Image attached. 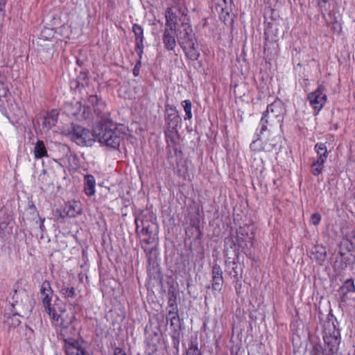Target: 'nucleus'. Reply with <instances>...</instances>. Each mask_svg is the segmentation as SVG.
<instances>
[{
    "label": "nucleus",
    "instance_id": "nucleus-46",
    "mask_svg": "<svg viewBox=\"0 0 355 355\" xmlns=\"http://www.w3.org/2000/svg\"><path fill=\"white\" fill-rule=\"evenodd\" d=\"M209 21L211 22H212L214 21V19L212 18H209V19H205V22L203 24V26L205 27L207 25H208Z\"/></svg>",
    "mask_w": 355,
    "mask_h": 355
},
{
    "label": "nucleus",
    "instance_id": "nucleus-41",
    "mask_svg": "<svg viewBox=\"0 0 355 355\" xmlns=\"http://www.w3.org/2000/svg\"><path fill=\"white\" fill-rule=\"evenodd\" d=\"M114 355H126V353L120 347L114 349Z\"/></svg>",
    "mask_w": 355,
    "mask_h": 355
},
{
    "label": "nucleus",
    "instance_id": "nucleus-7",
    "mask_svg": "<svg viewBox=\"0 0 355 355\" xmlns=\"http://www.w3.org/2000/svg\"><path fill=\"white\" fill-rule=\"evenodd\" d=\"M40 295L44 311L47 313H51L53 309V304H51V300L53 295V291L51 288L49 281H44L40 286Z\"/></svg>",
    "mask_w": 355,
    "mask_h": 355
},
{
    "label": "nucleus",
    "instance_id": "nucleus-31",
    "mask_svg": "<svg viewBox=\"0 0 355 355\" xmlns=\"http://www.w3.org/2000/svg\"><path fill=\"white\" fill-rule=\"evenodd\" d=\"M212 286L214 290H220L223 284V277H212Z\"/></svg>",
    "mask_w": 355,
    "mask_h": 355
},
{
    "label": "nucleus",
    "instance_id": "nucleus-48",
    "mask_svg": "<svg viewBox=\"0 0 355 355\" xmlns=\"http://www.w3.org/2000/svg\"><path fill=\"white\" fill-rule=\"evenodd\" d=\"M179 12H182V14L184 15V11H181V10H179Z\"/></svg>",
    "mask_w": 355,
    "mask_h": 355
},
{
    "label": "nucleus",
    "instance_id": "nucleus-43",
    "mask_svg": "<svg viewBox=\"0 0 355 355\" xmlns=\"http://www.w3.org/2000/svg\"><path fill=\"white\" fill-rule=\"evenodd\" d=\"M4 5L5 3L0 1V21H1L3 19L4 11L3 6H4Z\"/></svg>",
    "mask_w": 355,
    "mask_h": 355
},
{
    "label": "nucleus",
    "instance_id": "nucleus-9",
    "mask_svg": "<svg viewBox=\"0 0 355 355\" xmlns=\"http://www.w3.org/2000/svg\"><path fill=\"white\" fill-rule=\"evenodd\" d=\"M213 4L221 20L227 22L231 19L230 15L232 10V0H218L213 1Z\"/></svg>",
    "mask_w": 355,
    "mask_h": 355
},
{
    "label": "nucleus",
    "instance_id": "nucleus-24",
    "mask_svg": "<svg viewBox=\"0 0 355 355\" xmlns=\"http://www.w3.org/2000/svg\"><path fill=\"white\" fill-rule=\"evenodd\" d=\"M312 253L315 254V259L320 262L323 261L325 259L326 250L322 247L315 246L312 249Z\"/></svg>",
    "mask_w": 355,
    "mask_h": 355
},
{
    "label": "nucleus",
    "instance_id": "nucleus-28",
    "mask_svg": "<svg viewBox=\"0 0 355 355\" xmlns=\"http://www.w3.org/2000/svg\"><path fill=\"white\" fill-rule=\"evenodd\" d=\"M60 293L64 297L67 298H73L76 296V291L73 287H64L61 289Z\"/></svg>",
    "mask_w": 355,
    "mask_h": 355
},
{
    "label": "nucleus",
    "instance_id": "nucleus-47",
    "mask_svg": "<svg viewBox=\"0 0 355 355\" xmlns=\"http://www.w3.org/2000/svg\"><path fill=\"white\" fill-rule=\"evenodd\" d=\"M196 230H197V232H197V235H196V239H198V238L200 236V228H199V227H198V226H196Z\"/></svg>",
    "mask_w": 355,
    "mask_h": 355
},
{
    "label": "nucleus",
    "instance_id": "nucleus-32",
    "mask_svg": "<svg viewBox=\"0 0 355 355\" xmlns=\"http://www.w3.org/2000/svg\"><path fill=\"white\" fill-rule=\"evenodd\" d=\"M55 123H56L55 121H53V120H51L46 116L43 118V122H42L43 127L46 128L47 129L51 128L53 126H54L55 125Z\"/></svg>",
    "mask_w": 355,
    "mask_h": 355
},
{
    "label": "nucleus",
    "instance_id": "nucleus-19",
    "mask_svg": "<svg viewBox=\"0 0 355 355\" xmlns=\"http://www.w3.org/2000/svg\"><path fill=\"white\" fill-rule=\"evenodd\" d=\"M166 16V28L168 29H176L177 25V14L173 12L171 8H167L165 12Z\"/></svg>",
    "mask_w": 355,
    "mask_h": 355
},
{
    "label": "nucleus",
    "instance_id": "nucleus-37",
    "mask_svg": "<svg viewBox=\"0 0 355 355\" xmlns=\"http://www.w3.org/2000/svg\"><path fill=\"white\" fill-rule=\"evenodd\" d=\"M46 116L56 123L58 121V112L56 110H52L47 114Z\"/></svg>",
    "mask_w": 355,
    "mask_h": 355
},
{
    "label": "nucleus",
    "instance_id": "nucleus-4",
    "mask_svg": "<svg viewBox=\"0 0 355 355\" xmlns=\"http://www.w3.org/2000/svg\"><path fill=\"white\" fill-rule=\"evenodd\" d=\"M186 17L185 15L184 18H186ZM184 21L185 19H183V21ZM182 28H184V33L183 35H182V31H180V40H182V43L184 44L186 53L191 60H198L200 56V53L198 51V44L196 45L195 42L193 41V30L191 26L184 22H182Z\"/></svg>",
    "mask_w": 355,
    "mask_h": 355
},
{
    "label": "nucleus",
    "instance_id": "nucleus-20",
    "mask_svg": "<svg viewBox=\"0 0 355 355\" xmlns=\"http://www.w3.org/2000/svg\"><path fill=\"white\" fill-rule=\"evenodd\" d=\"M34 155L36 159H41L44 157H48L47 150L44 143L38 140L34 147Z\"/></svg>",
    "mask_w": 355,
    "mask_h": 355
},
{
    "label": "nucleus",
    "instance_id": "nucleus-27",
    "mask_svg": "<svg viewBox=\"0 0 355 355\" xmlns=\"http://www.w3.org/2000/svg\"><path fill=\"white\" fill-rule=\"evenodd\" d=\"M182 106H183L184 112L186 113L184 119L185 120L191 119L192 117L191 101L189 100H185V101H182Z\"/></svg>",
    "mask_w": 355,
    "mask_h": 355
},
{
    "label": "nucleus",
    "instance_id": "nucleus-8",
    "mask_svg": "<svg viewBox=\"0 0 355 355\" xmlns=\"http://www.w3.org/2000/svg\"><path fill=\"white\" fill-rule=\"evenodd\" d=\"M324 87L320 85L317 89L309 94L308 98L311 105L318 111L320 110L327 101V95L324 93Z\"/></svg>",
    "mask_w": 355,
    "mask_h": 355
},
{
    "label": "nucleus",
    "instance_id": "nucleus-29",
    "mask_svg": "<svg viewBox=\"0 0 355 355\" xmlns=\"http://www.w3.org/2000/svg\"><path fill=\"white\" fill-rule=\"evenodd\" d=\"M66 209V214L70 218L76 217L77 215L80 214V209L76 210L71 205L67 206Z\"/></svg>",
    "mask_w": 355,
    "mask_h": 355
},
{
    "label": "nucleus",
    "instance_id": "nucleus-45",
    "mask_svg": "<svg viewBox=\"0 0 355 355\" xmlns=\"http://www.w3.org/2000/svg\"><path fill=\"white\" fill-rule=\"evenodd\" d=\"M138 64H140V62H139L136 66L135 67L134 69H133V74L135 76H137L139 75V69L137 68V66Z\"/></svg>",
    "mask_w": 355,
    "mask_h": 355
},
{
    "label": "nucleus",
    "instance_id": "nucleus-16",
    "mask_svg": "<svg viewBox=\"0 0 355 355\" xmlns=\"http://www.w3.org/2000/svg\"><path fill=\"white\" fill-rule=\"evenodd\" d=\"M354 292H355V285L353 279H347L339 290L341 300L343 302L346 301V300L347 299V293Z\"/></svg>",
    "mask_w": 355,
    "mask_h": 355
},
{
    "label": "nucleus",
    "instance_id": "nucleus-23",
    "mask_svg": "<svg viewBox=\"0 0 355 355\" xmlns=\"http://www.w3.org/2000/svg\"><path fill=\"white\" fill-rule=\"evenodd\" d=\"M166 321L167 322H170V327L175 332L178 331L180 329L181 324L179 315L166 316Z\"/></svg>",
    "mask_w": 355,
    "mask_h": 355
},
{
    "label": "nucleus",
    "instance_id": "nucleus-34",
    "mask_svg": "<svg viewBox=\"0 0 355 355\" xmlns=\"http://www.w3.org/2000/svg\"><path fill=\"white\" fill-rule=\"evenodd\" d=\"M187 355H200L198 344H193L187 350Z\"/></svg>",
    "mask_w": 355,
    "mask_h": 355
},
{
    "label": "nucleus",
    "instance_id": "nucleus-10",
    "mask_svg": "<svg viewBox=\"0 0 355 355\" xmlns=\"http://www.w3.org/2000/svg\"><path fill=\"white\" fill-rule=\"evenodd\" d=\"M275 129L268 128L266 132V137H264V141H263L262 150L266 152H271L273 150H277V146L280 141V136L279 135H273L271 134Z\"/></svg>",
    "mask_w": 355,
    "mask_h": 355
},
{
    "label": "nucleus",
    "instance_id": "nucleus-1",
    "mask_svg": "<svg viewBox=\"0 0 355 355\" xmlns=\"http://www.w3.org/2000/svg\"><path fill=\"white\" fill-rule=\"evenodd\" d=\"M58 301L59 300L56 297L53 311L48 315L61 327L60 334L64 338L66 354L85 355V348L77 340L79 337V331L73 326H71L73 316H69L66 310L58 306Z\"/></svg>",
    "mask_w": 355,
    "mask_h": 355
},
{
    "label": "nucleus",
    "instance_id": "nucleus-12",
    "mask_svg": "<svg viewBox=\"0 0 355 355\" xmlns=\"http://www.w3.org/2000/svg\"><path fill=\"white\" fill-rule=\"evenodd\" d=\"M132 32L135 36V51L141 57L144 49V30L140 25L135 24L132 26Z\"/></svg>",
    "mask_w": 355,
    "mask_h": 355
},
{
    "label": "nucleus",
    "instance_id": "nucleus-18",
    "mask_svg": "<svg viewBox=\"0 0 355 355\" xmlns=\"http://www.w3.org/2000/svg\"><path fill=\"white\" fill-rule=\"evenodd\" d=\"M340 340L337 335H325L324 336V341L329 347V351L332 353L337 352Z\"/></svg>",
    "mask_w": 355,
    "mask_h": 355
},
{
    "label": "nucleus",
    "instance_id": "nucleus-6",
    "mask_svg": "<svg viewBox=\"0 0 355 355\" xmlns=\"http://www.w3.org/2000/svg\"><path fill=\"white\" fill-rule=\"evenodd\" d=\"M87 106L89 109H92L94 113L100 119V121H103L104 116L110 117L105 103L97 95H90L89 96Z\"/></svg>",
    "mask_w": 355,
    "mask_h": 355
},
{
    "label": "nucleus",
    "instance_id": "nucleus-11",
    "mask_svg": "<svg viewBox=\"0 0 355 355\" xmlns=\"http://www.w3.org/2000/svg\"><path fill=\"white\" fill-rule=\"evenodd\" d=\"M150 220L146 218L145 216H142L140 218L135 219L136 230L138 232L142 235H151L153 232V227L155 223L152 221L153 216H150Z\"/></svg>",
    "mask_w": 355,
    "mask_h": 355
},
{
    "label": "nucleus",
    "instance_id": "nucleus-17",
    "mask_svg": "<svg viewBox=\"0 0 355 355\" xmlns=\"http://www.w3.org/2000/svg\"><path fill=\"white\" fill-rule=\"evenodd\" d=\"M84 191L87 196H94L95 193L96 180L93 175H86L84 178Z\"/></svg>",
    "mask_w": 355,
    "mask_h": 355
},
{
    "label": "nucleus",
    "instance_id": "nucleus-50",
    "mask_svg": "<svg viewBox=\"0 0 355 355\" xmlns=\"http://www.w3.org/2000/svg\"><path fill=\"white\" fill-rule=\"evenodd\" d=\"M85 355H89V354L85 351Z\"/></svg>",
    "mask_w": 355,
    "mask_h": 355
},
{
    "label": "nucleus",
    "instance_id": "nucleus-15",
    "mask_svg": "<svg viewBox=\"0 0 355 355\" xmlns=\"http://www.w3.org/2000/svg\"><path fill=\"white\" fill-rule=\"evenodd\" d=\"M175 29L165 28L163 35V42L168 50H173L176 46Z\"/></svg>",
    "mask_w": 355,
    "mask_h": 355
},
{
    "label": "nucleus",
    "instance_id": "nucleus-35",
    "mask_svg": "<svg viewBox=\"0 0 355 355\" xmlns=\"http://www.w3.org/2000/svg\"><path fill=\"white\" fill-rule=\"evenodd\" d=\"M166 316H172L178 315V308L174 306H167L166 308Z\"/></svg>",
    "mask_w": 355,
    "mask_h": 355
},
{
    "label": "nucleus",
    "instance_id": "nucleus-49",
    "mask_svg": "<svg viewBox=\"0 0 355 355\" xmlns=\"http://www.w3.org/2000/svg\"><path fill=\"white\" fill-rule=\"evenodd\" d=\"M243 229L242 228H240L239 230V232L241 233L242 232Z\"/></svg>",
    "mask_w": 355,
    "mask_h": 355
},
{
    "label": "nucleus",
    "instance_id": "nucleus-22",
    "mask_svg": "<svg viewBox=\"0 0 355 355\" xmlns=\"http://www.w3.org/2000/svg\"><path fill=\"white\" fill-rule=\"evenodd\" d=\"M315 150L318 154V159L316 160L320 161L322 159V162H325L328 156V151L325 144H316L315 146Z\"/></svg>",
    "mask_w": 355,
    "mask_h": 355
},
{
    "label": "nucleus",
    "instance_id": "nucleus-2",
    "mask_svg": "<svg viewBox=\"0 0 355 355\" xmlns=\"http://www.w3.org/2000/svg\"><path fill=\"white\" fill-rule=\"evenodd\" d=\"M123 129V125H117L110 117L104 116L103 121H99L96 137L100 143L113 149H117L125 135Z\"/></svg>",
    "mask_w": 355,
    "mask_h": 355
},
{
    "label": "nucleus",
    "instance_id": "nucleus-33",
    "mask_svg": "<svg viewBox=\"0 0 355 355\" xmlns=\"http://www.w3.org/2000/svg\"><path fill=\"white\" fill-rule=\"evenodd\" d=\"M321 220V215L318 213H314L311 215L310 219V223L316 226Z\"/></svg>",
    "mask_w": 355,
    "mask_h": 355
},
{
    "label": "nucleus",
    "instance_id": "nucleus-42",
    "mask_svg": "<svg viewBox=\"0 0 355 355\" xmlns=\"http://www.w3.org/2000/svg\"><path fill=\"white\" fill-rule=\"evenodd\" d=\"M148 239H145L142 240V242L146 245H149V244L152 243L155 240V239L153 237H152L151 235H148Z\"/></svg>",
    "mask_w": 355,
    "mask_h": 355
},
{
    "label": "nucleus",
    "instance_id": "nucleus-5",
    "mask_svg": "<svg viewBox=\"0 0 355 355\" xmlns=\"http://www.w3.org/2000/svg\"><path fill=\"white\" fill-rule=\"evenodd\" d=\"M96 132L97 130H96L94 133L80 125H73L69 135L71 139L78 145L83 146H91L95 142Z\"/></svg>",
    "mask_w": 355,
    "mask_h": 355
},
{
    "label": "nucleus",
    "instance_id": "nucleus-14",
    "mask_svg": "<svg viewBox=\"0 0 355 355\" xmlns=\"http://www.w3.org/2000/svg\"><path fill=\"white\" fill-rule=\"evenodd\" d=\"M318 8L322 15V18L325 20H328L326 17V13H328L330 23H334L337 21V17H334L332 12L329 10L331 8V3L329 0H315Z\"/></svg>",
    "mask_w": 355,
    "mask_h": 355
},
{
    "label": "nucleus",
    "instance_id": "nucleus-21",
    "mask_svg": "<svg viewBox=\"0 0 355 355\" xmlns=\"http://www.w3.org/2000/svg\"><path fill=\"white\" fill-rule=\"evenodd\" d=\"M4 318V324H6L8 328H15L21 323L17 313H13L12 315L6 314Z\"/></svg>",
    "mask_w": 355,
    "mask_h": 355
},
{
    "label": "nucleus",
    "instance_id": "nucleus-38",
    "mask_svg": "<svg viewBox=\"0 0 355 355\" xmlns=\"http://www.w3.org/2000/svg\"><path fill=\"white\" fill-rule=\"evenodd\" d=\"M223 272L220 266L215 265L213 267L212 269V275L213 277H223L222 276Z\"/></svg>",
    "mask_w": 355,
    "mask_h": 355
},
{
    "label": "nucleus",
    "instance_id": "nucleus-44",
    "mask_svg": "<svg viewBox=\"0 0 355 355\" xmlns=\"http://www.w3.org/2000/svg\"><path fill=\"white\" fill-rule=\"evenodd\" d=\"M259 139H258L257 141H254L252 142V144H250L251 149H252L254 150H258L257 148V144L259 141Z\"/></svg>",
    "mask_w": 355,
    "mask_h": 355
},
{
    "label": "nucleus",
    "instance_id": "nucleus-3",
    "mask_svg": "<svg viewBox=\"0 0 355 355\" xmlns=\"http://www.w3.org/2000/svg\"><path fill=\"white\" fill-rule=\"evenodd\" d=\"M285 112L286 110L282 101L277 99L270 103L261 119V128L257 135H263L268 129V125L269 128L277 130L281 128Z\"/></svg>",
    "mask_w": 355,
    "mask_h": 355
},
{
    "label": "nucleus",
    "instance_id": "nucleus-36",
    "mask_svg": "<svg viewBox=\"0 0 355 355\" xmlns=\"http://www.w3.org/2000/svg\"><path fill=\"white\" fill-rule=\"evenodd\" d=\"M8 92V90L5 86L3 78L0 76V97H5Z\"/></svg>",
    "mask_w": 355,
    "mask_h": 355
},
{
    "label": "nucleus",
    "instance_id": "nucleus-40",
    "mask_svg": "<svg viewBox=\"0 0 355 355\" xmlns=\"http://www.w3.org/2000/svg\"><path fill=\"white\" fill-rule=\"evenodd\" d=\"M53 51H54V49H53V46L51 47L48 48L47 51H46L47 55L46 56V60L52 58Z\"/></svg>",
    "mask_w": 355,
    "mask_h": 355
},
{
    "label": "nucleus",
    "instance_id": "nucleus-39",
    "mask_svg": "<svg viewBox=\"0 0 355 355\" xmlns=\"http://www.w3.org/2000/svg\"><path fill=\"white\" fill-rule=\"evenodd\" d=\"M236 268L237 265L235 263H233L232 271L230 272V275L233 276L235 279H237L238 276L240 275Z\"/></svg>",
    "mask_w": 355,
    "mask_h": 355
},
{
    "label": "nucleus",
    "instance_id": "nucleus-25",
    "mask_svg": "<svg viewBox=\"0 0 355 355\" xmlns=\"http://www.w3.org/2000/svg\"><path fill=\"white\" fill-rule=\"evenodd\" d=\"M324 162L321 160H315L311 165V173L313 175L317 176L320 175L322 172L323 164Z\"/></svg>",
    "mask_w": 355,
    "mask_h": 355
},
{
    "label": "nucleus",
    "instance_id": "nucleus-30",
    "mask_svg": "<svg viewBox=\"0 0 355 355\" xmlns=\"http://www.w3.org/2000/svg\"><path fill=\"white\" fill-rule=\"evenodd\" d=\"M168 306H178L177 294L173 291L168 292Z\"/></svg>",
    "mask_w": 355,
    "mask_h": 355
},
{
    "label": "nucleus",
    "instance_id": "nucleus-13",
    "mask_svg": "<svg viewBox=\"0 0 355 355\" xmlns=\"http://www.w3.org/2000/svg\"><path fill=\"white\" fill-rule=\"evenodd\" d=\"M165 120L168 128L172 130H175L181 122L180 116L173 107L166 109Z\"/></svg>",
    "mask_w": 355,
    "mask_h": 355
},
{
    "label": "nucleus",
    "instance_id": "nucleus-26",
    "mask_svg": "<svg viewBox=\"0 0 355 355\" xmlns=\"http://www.w3.org/2000/svg\"><path fill=\"white\" fill-rule=\"evenodd\" d=\"M142 248L144 250L149 261L156 258L157 250L155 246L148 248L142 245Z\"/></svg>",
    "mask_w": 355,
    "mask_h": 355
}]
</instances>
